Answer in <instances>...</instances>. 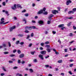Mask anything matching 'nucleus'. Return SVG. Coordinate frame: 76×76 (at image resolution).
Returning a JSON list of instances; mask_svg holds the SVG:
<instances>
[{"instance_id": "41", "label": "nucleus", "mask_w": 76, "mask_h": 76, "mask_svg": "<svg viewBox=\"0 0 76 76\" xmlns=\"http://www.w3.org/2000/svg\"><path fill=\"white\" fill-rule=\"evenodd\" d=\"M2 4L3 6H5L6 3H5V2H4L2 3Z\"/></svg>"}, {"instance_id": "21", "label": "nucleus", "mask_w": 76, "mask_h": 76, "mask_svg": "<svg viewBox=\"0 0 76 76\" xmlns=\"http://www.w3.org/2000/svg\"><path fill=\"white\" fill-rule=\"evenodd\" d=\"M45 44H50V43L49 42H46L45 43Z\"/></svg>"}, {"instance_id": "4", "label": "nucleus", "mask_w": 76, "mask_h": 76, "mask_svg": "<svg viewBox=\"0 0 76 76\" xmlns=\"http://www.w3.org/2000/svg\"><path fill=\"white\" fill-rule=\"evenodd\" d=\"M46 53H47V52L46 51H43L40 52V54L42 55L46 54Z\"/></svg>"}, {"instance_id": "7", "label": "nucleus", "mask_w": 76, "mask_h": 76, "mask_svg": "<svg viewBox=\"0 0 76 76\" xmlns=\"http://www.w3.org/2000/svg\"><path fill=\"white\" fill-rule=\"evenodd\" d=\"M72 3V1L70 0H68L66 1V5H69V4Z\"/></svg>"}, {"instance_id": "31", "label": "nucleus", "mask_w": 76, "mask_h": 76, "mask_svg": "<svg viewBox=\"0 0 76 76\" xmlns=\"http://www.w3.org/2000/svg\"><path fill=\"white\" fill-rule=\"evenodd\" d=\"M27 38H26V39H28L29 38H30V35H27Z\"/></svg>"}, {"instance_id": "47", "label": "nucleus", "mask_w": 76, "mask_h": 76, "mask_svg": "<svg viewBox=\"0 0 76 76\" xmlns=\"http://www.w3.org/2000/svg\"><path fill=\"white\" fill-rule=\"evenodd\" d=\"M26 33H29V31L28 30H26L24 31Z\"/></svg>"}, {"instance_id": "23", "label": "nucleus", "mask_w": 76, "mask_h": 76, "mask_svg": "<svg viewBox=\"0 0 76 76\" xmlns=\"http://www.w3.org/2000/svg\"><path fill=\"white\" fill-rule=\"evenodd\" d=\"M25 30H28V29H29V27L28 26H26L25 28Z\"/></svg>"}, {"instance_id": "34", "label": "nucleus", "mask_w": 76, "mask_h": 76, "mask_svg": "<svg viewBox=\"0 0 76 76\" xmlns=\"http://www.w3.org/2000/svg\"><path fill=\"white\" fill-rule=\"evenodd\" d=\"M31 28H32V29H35L36 28V27L35 26H31Z\"/></svg>"}, {"instance_id": "16", "label": "nucleus", "mask_w": 76, "mask_h": 76, "mask_svg": "<svg viewBox=\"0 0 76 76\" xmlns=\"http://www.w3.org/2000/svg\"><path fill=\"white\" fill-rule=\"evenodd\" d=\"M18 35V37H22L23 36V35L22 34H19Z\"/></svg>"}, {"instance_id": "11", "label": "nucleus", "mask_w": 76, "mask_h": 76, "mask_svg": "<svg viewBox=\"0 0 76 76\" xmlns=\"http://www.w3.org/2000/svg\"><path fill=\"white\" fill-rule=\"evenodd\" d=\"M52 49H49V48H48L46 49V50L47 51H48V53H50V52L51 51V50H52Z\"/></svg>"}, {"instance_id": "18", "label": "nucleus", "mask_w": 76, "mask_h": 76, "mask_svg": "<svg viewBox=\"0 0 76 76\" xmlns=\"http://www.w3.org/2000/svg\"><path fill=\"white\" fill-rule=\"evenodd\" d=\"M73 34L72 33H70L69 35V37H73Z\"/></svg>"}, {"instance_id": "29", "label": "nucleus", "mask_w": 76, "mask_h": 76, "mask_svg": "<svg viewBox=\"0 0 76 76\" xmlns=\"http://www.w3.org/2000/svg\"><path fill=\"white\" fill-rule=\"evenodd\" d=\"M73 18V17L66 18V19H72Z\"/></svg>"}, {"instance_id": "32", "label": "nucleus", "mask_w": 76, "mask_h": 76, "mask_svg": "<svg viewBox=\"0 0 76 76\" xmlns=\"http://www.w3.org/2000/svg\"><path fill=\"white\" fill-rule=\"evenodd\" d=\"M23 21L25 22V23H26V19L25 18L23 19Z\"/></svg>"}, {"instance_id": "12", "label": "nucleus", "mask_w": 76, "mask_h": 76, "mask_svg": "<svg viewBox=\"0 0 76 76\" xmlns=\"http://www.w3.org/2000/svg\"><path fill=\"white\" fill-rule=\"evenodd\" d=\"M17 6L18 7H19L20 9H22V7H21V6L20 4L17 5Z\"/></svg>"}, {"instance_id": "38", "label": "nucleus", "mask_w": 76, "mask_h": 76, "mask_svg": "<svg viewBox=\"0 0 76 76\" xmlns=\"http://www.w3.org/2000/svg\"><path fill=\"white\" fill-rule=\"evenodd\" d=\"M33 61L34 62H35V63H36L37 62V60L36 59H35L33 60Z\"/></svg>"}, {"instance_id": "20", "label": "nucleus", "mask_w": 76, "mask_h": 76, "mask_svg": "<svg viewBox=\"0 0 76 76\" xmlns=\"http://www.w3.org/2000/svg\"><path fill=\"white\" fill-rule=\"evenodd\" d=\"M62 60H59L58 61V63H62Z\"/></svg>"}, {"instance_id": "44", "label": "nucleus", "mask_w": 76, "mask_h": 76, "mask_svg": "<svg viewBox=\"0 0 76 76\" xmlns=\"http://www.w3.org/2000/svg\"><path fill=\"white\" fill-rule=\"evenodd\" d=\"M68 73L70 74V75H72L73 74L72 73V72H71V71H69L68 72Z\"/></svg>"}, {"instance_id": "1", "label": "nucleus", "mask_w": 76, "mask_h": 76, "mask_svg": "<svg viewBox=\"0 0 76 76\" xmlns=\"http://www.w3.org/2000/svg\"><path fill=\"white\" fill-rule=\"evenodd\" d=\"M46 10V8H44L43 10H40L37 13V15H40V14H41V13H43V11L45 12Z\"/></svg>"}, {"instance_id": "57", "label": "nucleus", "mask_w": 76, "mask_h": 76, "mask_svg": "<svg viewBox=\"0 0 76 76\" xmlns=\"http://www.w3.org/2000/svg\"><path fill=\"white\" fill-rule=\"evenodd\" d=\"M35 53V51H34V52H31V54H32V55H34V53Z\"/></svg>"}, {"instance_id": "52", "label": "nucleus", "mask_w": 76, "mask_h": 76, "mask_svg": "<svg viewBox=\"0 0 76 76\" xmlns=\"http://www.w3.org/2000/svg\"><path fill=\"white\" fill-rule=\"evenodd\" d=\"M52 33L53 34H56V32L54 31H52Z\"/></svg>"}, {"instance_id": "30", "label": "nucleus", "mask_w": 76, "mask_h": 76, "mask_svg": "<svg viewBox=\"0 0 76 76\" xmlns=\"http://www.w3.org/2000/svg\"><path fill=\"white\" fill-rule=\"evenodd\" d=\"M29 70L31 72H33V70H32V69H29Z\"/></svg>"}, {"instance_id": "27", "label": "nucleus", "mask_w": 76, "mask_h": 76, "mask_svg": "<svg viewBox=\"0 0 76 76\" xmlns=\"http://www.w3.org/2000/svg\"><path fill=\"white\" fill-rule=\"evenodd\" d=\"M2 46L3 47H6V44H4L2 45Z\"/></svg>"}, {"instance_id": "8", "label": "nucleus", "mask_w": 76, "mask_h": 76, "mask_svg": "<svg viewBox=\"0 0 76 76\" xmlns=\"http://www.w3.org/2000/svg\"><path fill=\"white\" fill-rule=\"evenodd\" d=\"M8 23H9V21H8L5 23H4L3 21H2L0 22V25H2V24H3V25H5V24Z\"/></svg>"}, {"instance_id": "19", "label": "nucleus", "mask_w": 76, "mask_h": 76, "mask_svg": "<svg viewBox=\"0 0 76 76\" xmlns=\"http://www.w3.org/2000/svg\"><path fill=\"white\" fill-rule=\"evenodd\" d=\"M20 42V41H19V40L15 42L16 44V45H18V44Z\"/></svg>"}, {"instance_id": "46", "label": "nucleus", "mask_w": 76, "mask_h": 76, "mask_svg": "<svg viewBox=\"0 0 76 76\" xmlns=\"http://www.w3.org/2000/svg\"><path fill=\"white\" fill-rule=\"evenodd\" d=\"M40 45L41 46H43L44 45V43H41L40 44Z\"/></svg>"}, {"instance_id": "36", "label": "nucleus", "mask_w": 76, "mask_h": 76, "mask_svg": "<svg viewBox=\"0 0 76 76\" xmlns=\"http://www.w3.org/2000/svg\"><path fill=\"white\" fill-rule=\"evenodd\" d=\"M18 68L17 66H15L13 68V69H16Z\"/></svg>"}, {"instance_id": "13", "label": "nucleus", "mask_w": 76, "mask_h": 76, "mask_svg": "<svg viewBox=\"0 0 76 76\" xmlns=\"http://www.w3.org/2000/svg\"><path fill=\"white\" fill-rule=\"evenodd\" d=\"M16 76H22V75L21 74H20L19 73H17L16 74Z\"/></svg>"}, {"instance_id": "9", "label": "nucleus", "mask_w": 76, "mask_h": 76, "mask_svg": "<svg viewBox=\"0 0 76 76\" xmlns=\"http://www.w3.org/2000/svg\"><path fill=\"white\" fill-rule=\"evenodd\" d=\"M24 54H21L19 55V57H20V58H23V57H24Z\"/></svg>"}, {"instance_id": "53", "label": "nucleus", "mask_w": 76, "mask_h": 76, "mask_svg": "<svg viewBox=\"0 0 76 76\" xmlns=\"http://www.w3.org/2000/svg\"><path fill=\"white\" fill-rule=\"evenodd\" d=\"M55 54H56L58 55V54H59V53H58V52L56 51V52H55Z\"/></svg>"}, {"instance_id": "40", "label": "nucleus", "mask_w": 76, "mask_h": 76, "mask_svg": "<svg viewBox=\"0 0 76 76\" xmlns=\"http://www.w3.org/2000/svg\"><path fill=\"white\" fill-rule=\"evenodd\" d=\"M8 45H9V47H11V44L10 42H8Z\"/></svg>"}, {"instance_id": "3", "label": "nucleus", "mask_w": 76, "mask_h": 76, "mask_svg": "<svg viewBox=\"0 0 76 76\" xmlns=\"http://www.w3.org/2000/svg\"><path fill=\"white\" fill-rule=\"evenodd\" d=\"M43 55H42L41 54H40L39 56V57L41 60H44V57H43Z\"/></svg>"}, {"instance_id": "17", "label": "nucleus", "mask_w": 76, "mask_h": 76, "mask_svg": "<svg viewBox=\"0 0 76 76\" xmlns=\"http://www.w3.org/2000/svg\"><path fill=\"white\" fill-rule=\"evenodd\" d=\"M72 10V12H73V13H75V12H76V8H74Z\"/></svg>"}, {"instance_id": "42", "label": "nucleus", "mask_w": 76, "mask_h": 76, "mask_svg": "<svg viewBox=\"0 0 76 76\" xmlns=\"http://www.w3.org/2000/svg\"><path fill=\"white\" fill-rule=\"evenodd\" d=\"M21 62V61H20V60H18V64L19 63H20Z\"/></svg>"}, {"instance_id": "28", "label": "nucleus", "mask_w": 76, "mask_h": 76, "mask_svg": "<svg viewBox=\"0 0 76 76\" xmlns=\"http://www.w3.org/2000/svg\"><path fill=\"white\" fill-rule=\"evenodd\" d=\"M71 23H72V22H70L69 23H68V24H67L68 26H70Z\"/></svg>"}, {"instance_id": "64", "label": "nucleus", "mask_w": 76, "mask_h": 76, "mask_svg": "<svg viewBox=\"0 0 76 76\" xmlns=\"http://www.w3.org/2000/svg\"><path fill=\"white\" fill-rule=\"evenodd\" d=\"M48 76H53V75H52L50 74H49L48 75Z\"/></svg>"}, {"instance_id": "54", "label": "nucleus", "mask_w": 76, "mask_h": 76, "mask_svg": "<svg viewBox=\"0 0 76 76\" xmlns=\"http://www.w3.org/2000/svg\"><path fill=\"white\" fill-rule=\"evenodd\" d=\"M39 49H40V50H43V48L42 47H40V48H39Z\"/></svg>"}, {"instance_id": "14", "label": "nucleus", "mask_w": 76, "mask_h": 76, "mask_svg": "<svg viewBox=\"0 0 76 76\" xmlns=\"http://www.w3.org/2000/svg\"><path fill=\"white\" fill-rule=\"evenodd\" d=\"M64 26V24H61V25H59L58 26V27L59 28H61V27H63V26Z\"/></svg>"}, {"instance_id": "43", "label": "nucleus", "mask_w": 76, "mask_h": 76, "mask_svg": "<svg viewBox=\"0 0 76 76\" xmlns=\"http://www.w3.org/2000/svg\"><path fill=\"white\" fill-rule=\"evenodd\" d=\"M44 15H47L48 14V12H45L44 13Z\"/></svg>"}, {"instance_id": "51", "label": "nucleus", "mask_w": 76, "mask_h": 76, "mask_svg": "<svg viewBox=\"0 0 76 76\" xmlns=\"http://www.w3.org/2000/svg\"><path fill=\"white\" fill-rule=\"evenodd\" d=\"M9 62L10 63H11V64L13 63V61H9Z\"/></svg>"}, {"instance_id": "26", "label": "nucleus", "mask_w": 76, "mask_h": 76, "mask_svg": "<svg viewBox=\"0 0 76 76\" xmlns=\"http://www.w3.org/2000/svg\"><path fill=\"white\" fill-rule=\"evenodd\" d=\"M72 13H73V14L74 13L72 11H69L68 12V14H70Z\"/></svg>"}, {"instance_id": "61", "label": "nucleus", "mask_w": 76, "mask_h": 76, "mask_svg": "<svg viewBox=\"0 0 76 76\" xmlns=\"http://www.w3.org/2000/svg\"><path fill=\"white\" fill-rule=\"evenodd\" d=\"M15 56V55H11L10 56L12 57H13Z\"/></svg>"}, {"instance_id": "56", "label": "nucleus", "mask_w": 76, "mask_h": 76, "mask_svg": "<svg viewBox=\"0 0 76 76\" xmlns=\"http://www.w3.org/2000/svg\"><path fill=\"white\" fill-rule=\"evenodd\" d=\"M4 73H2L1 74V76H4Z\"/></svg>"}, {"instance_id": "45", "label": "nucleus", "mask_w": 76, "mask_h": 76, "mask_svg": "<svg viewBox=\"0 0 76 76\" xmlns=\"http://www.w3.org/2000/svg\"><path fill=\"white\" fill-rule=\"evenodd\" d=\"M31 37H34V33H32L31 34Z\"/></svg>"}, {"instance_id": "22", "label": "nucleus", "mask_w": 76, "mask_h": 76, "mask_svg": "<svg viewBox=\"0 0 76 76\" xmlns=\"http://www.w3.org/2000/svg\"><path fill=\"white\" fill-rule=\"evenodd\" d=\"M2 69L4 71V72H6V70L5 69V68H4V66H2Z\"/></svg>"}, {"instance_id": "25", "label": "nucleus", "mask_w": 76, "mask_h": 76, "mask_svg": "<svg viewBox=\"0 0 76 76\" xmlns=\"http://www.w3.org/2000/svg\"><path fill=\"white\" fill-rule=\"evenodd\" d=\"M17 53H18V54H20V53H21V51L20 50H18Z\"/></svg>"}, {"instance_id": "35", "label": "nucleus", "mask_w": 76, "mask_h": 76, "mask_svg": "<svg viewBox=\"0 0 76 76\" xmlns=\"http://www.w3.org/2000/svg\"><path fill=\"white\" fill-rule=\"evenodd\" d=\"M73 64H70L69 65V67H73Z\"/></svg>"}, {"instance_id": "10", "label": "nucleus", "mask_w": 76, "mask_h": 76, "mask_svg": "<svg viewBox=\"0 0 76 76\" xmlns=\"http://www.w3.org/2000/svg\"><path fill=\"white\" fill-rule=\"evenodd\" d=\"M38 23L39 24H41V25H42L43 23H44V21L42 20H39L38 22Z\"/></svg>"}, {"instance_id": "33", "label": "nucleus", "mask_w": 76, "mask_h": 76, "mask_svg": "<svg viewBox=\"0 0 76 76\" xmlns=\"http://www.w3.org/2000/svg\"><path fill=\"white\" fill-rule=\"evenodd\" d=\"M4 54H9V52H4Z\"/></svg>"}, {"instance_id": "15", "label": "nucleus", "mask_w": 76, "mask_h": 76, "mask_svg": "<svg viewBox=\"0 0 76 76\" xmlns=\"http://www.w3.org/2000/svg\"><path fill=\"white\" fill-rule=\"evenodd\" d=\"M52 13H53V14H54V15H56V10H53L52 11Z\"/></svg>"}, {"instance_id": "5", "label": "nucleus", "mask_w": 76, "mask_h": 76, "mask_svg": "<svg viewBox=\"0 0 76 76\" xmlns=\"http://www.w3.org/2000/svg\"><path fill=\"white\" fill-rule=\"evenodd\" d=\"M54 16V15H53V14H51L50 16H49L48 19L51 20V18H52V17H53Z\"/></svg>"}, {"instance_id": "24", "label": "nucleus", "mask_w": 76, "mask_h": 76, "mask_svg": "<svg viewBox=\"0 0 76 76\" xmlns=\"http://www.w3.org/2000/svg\"><path fill=\"white\" fill-rule=\"evenodd\" d=\"M45 47H46V48H50V45H46L45 46Z\"/></svg>"}, {"instance_id": "37", "label": "nucleus", "mask_w": 76, "mask_h": 76, "mask_svg": "<svg viewBox=\"0 0 76 76\" xmlns=\"http://www.w3.org/2000/svg\"><path fill=\"white\" fill-rule=\"evenodd\" d=\"M32 43H30L29 45H28V47H31L32 46Z\"/></svg>"}, {"instance_id": "48", "label": "nucleus", "mask_w": 76, "mask_h": 76, "mask_svg": "<svg viewBox=\"0 0 76 76\" xmlns=\"http://www.w3.org/2000/svg\"><path fill=\"white\" fill-rule=\"evenodd\" d=\"M4 20V18H2L1 19V21H3V20Z\"/></svg>"}, {"instance_id": "39", "label": "nucleus", "mask_w": 76, "mask_h": 76, "mask_svg": "<svg viewBox=\"0 0 76 76\" xmlns=\"http://www.w3.org/2000/svg\"><path fill=\"white\" fill-rule=\"evenodd\" d=\"M20 45H23L24 44V42H22L20 43Z\"/></svg>"}, {"instance_id": "55", "label": "nucleus", "mask_w": 76, "mask_h": 76, "mask_svg": "<svg viewBox=\"0 0 76 76\" xmlns=\"http://www.w3.org/2000/svg\"><path fill=\"white\" fill-rule=\"evenodd\" d=\"M26 12V10H24L22 11V13H24V12Z\"/></svg>"}, {"instance_id": "49", "label": "nucleus", "mask_w": 76, "mask_h": 76, "mask_svg": "<svg viewBox=\"0 0 76 76\" xmlns=\"http://www.w3.org/2000/svg\"><path fill=\"white\" fill-rule=\"evenodd\" d=\"M16 50H13V53H16Z\"/></svg>"}, {"instance_id": "2", "label": "nucleus", "mask_w": 76, "mask_h": 76, "mask_svg": "<svg viewBox=\"0 0 76 76\" xmlns=\"http://www.w3.org/2000/svg\"><path fill=\"white\" fill-rule=\"evenodd\" d=\"M16 28V26H14L13 27H11L9 29L10 30V32H12L14 29H15Z\"/></svg>"}, {"instance_id": "58", "label": "nucleus", "mask_w": 76, "mask_h": 76, "mask_svg": "<svg viewBox=\"0 0 76 76\" xmlns=\"http://www.w3.org/2000/svg\"><path fill=\"white\" fill-rule=\"evenodd\" d=\"M75 42V41H72L70 42H69V44H72L73 42Z\"/></svg>"}, {"instance_id": "50", "label": "nucleus", "mask_w": 76, "mask_h": 76, "mask_svg": "<svg viewBox=\"0 0 76 76\" xmlns=\"http://www.w3.org/2000/svg\"><path fill=\"white\" fill-rule=\"evenodd\" d=\"M25 16H26V17H28V14H25Z\"/></svg>"}, {"instance_id": "6", "label": "nucleus", "mask_w": 76, "mask_h": 76, "mask_svg": "<svg viewBox=\"0 0 76 76\" xmlns=\"http://www.w3.org/2000/svg\"><path fill=\"white\" fill-rule=\"evenodd\" d=\"M16 4H15L13 6H12L11 7V8L13 10H15V9H16Z\"/></svg>"}, {"instance_id": "63", "label": "nucleus", "mask_w": 76, "mask_h": 76, "mask_svg": "<svg viewBox=\"0 0 76 76\" xmlns=\"http://www.w3.org/2000/svg\"><path fill=\"white\" fill-rule=\"evenodd\" d=\"M73 28H74V30L76 29V27H75V26H73Z\"/></svg>"}, {"instance_id": "60", "label": "nucleus", "mask_w": 76, "mask_h": 76, "mask_svg": "<svg viewBox=\"0 0 76 76\" xmlns=\"http://www.w3.org/2000/svg\"><path fill=\"white\" fill-rule=\"evenodd\" d=\"M32 23H36V21H35V20H33L32 21Z\"/></svg>"}, {"instance_id": "62", "label": "nucleus", "mask_w": 76, "mask_h": 76, "mask_svg": "<svg viewBox=\"0 0 76 76\" xmlns=\"http://www.w3.org/2000/svg\"><path fill=\"white\" fill-rule=\"evenodd\" d=\"M45 67H46L47 68L48 67H49V65H46L45 66Z\"/></svg>"}, {"instance_id": "59", "label": "nucleus", "mask_w": 76, "mask_h": 76, "mask_svg": "<svg viewBox=\"0 0 76 76\" xmlns=\"http://www.w3.org/2000/svg\"><path fill=\"white\" fill-rule=\"evenodd\" d=\"M47 23L48 24H50V23H51V22H50V21H48Z\"/></svg>"}]
</instances>
